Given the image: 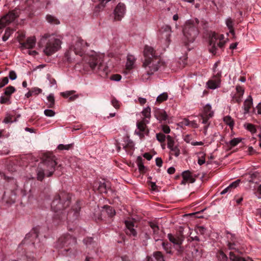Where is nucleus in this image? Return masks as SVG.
Returning <instances> with one entry per match:
<instances>
[{
  "label": "nucleus",
  "mask_w": 261,
  "mask_h": 261,
  "mask_svg": "<svg viewBox=\"0 0 261 261\" xmlns=\"http://www.w3.org/2000/svg\"><path fill=\"white\" fill-rule=\"evenodd\" d=\"M144 62L143 66L146 70V74L142 76L143 81L148 79L147 76L151 75L158 70L160 65V59L155 55L153 48L149 46H145L144 49Z\"/></svg>",
  "instance_id": "obj_1"
},
{
  "label": "nucleus",
  "mask_w": 261,
  "mask_h": 261,
  "mask_svg": "<svg viewBox=\"0 0 261 261\" xmlns=\"http://www.w3.org/2000/svg\"><path fill=\"white\" fill-rule=\"evenodd\" d=\"M56 165L55 156L50 153H44L36 170L37 179L42 181L45 176L52 175Z\"/></svg>",
  "instance_id": "obj_2"
},
{
  "label": "nucleus",
  "mask_w": 261,
  "mask_h": 261,
  "mask_svg": "<svg viewBox=\"0 0 261 261\" xmlns=\"http://www.w3.org/2000/svg\"><path fill=\"white\" fill-rule=\"evenodd\" d=\"M107 58L103 54L92 53L89 56L88 61L90 68L99 73L102 76H106L110 70L107 64Z\"/></svg>",
  "instance_id": "obj_3"
},
{
  "label": "nucleus",
  "mask_w": 261,
  "mask_h": 261,
  "mask_svg": "<svg viewBox=\"0 0 261 261\" xmlns=\"http://www.w3.org/2000/svg\"><path fill=\"white\" fill-rule=\"evenodd\" d=\"M62 37L57 34H45L42 36L39 43L40 45L45 46L44 53L51 55L61 48Z\"/></svg>",
  "instance_id": "obj_4"
},
{
  "label": "nucleus",
  "mask_w": 261,
  "mask_h": 261,
  "mask_svg": "<svg viewBox=\"0 0 261 261\" xmlns=\"http://www.w3.org/2000/svg\"><path fill=\"white\" fill-rule=\"evenodd\" d=\"M70 198L69 195L65 192H61L55 195L51 203V210L57 213L55 218L59 217L60 215H62V219L66 217V213L61 211L69 205Z\"/></svg>",
  "instance_id": "obj_5"
},
{
  "label": "nucleus",
  "mask_w": 261,
  "mask_h": 261,
  "mask_svg": "<svg viewBox=\"0 0 261 261\" xmlns=\"http://www.w3.org/2000/svg\"><path fill=\"white\" fill-rule=\"evenodd\" d=\"M199 23L197 18L188 20L186 21L183 30L184 41L186 43L193 42L198 34L196 26Z\"/></svg>",
  "instance_id": "obj_6"
},
{
  "label": "nucleus",
  "mask_w": 261,
  "mask_h": 261,
  "mask_svg": "<svg viewBox=\"0 0 261 261\" xmlns=\"http://www.w3.org/2000/svg\"><path fill=\"white\" fill-rule=\"evenodd\" d=\"M226 41L223 34L213 33L209 40L208 49L214 55L217 53L219 49H222L225 45Z\"/></svg>",
  "instance_id": "obj_7"
},
{
  "label": "nucleus",
  "mask_w": 261,
  "mask_h": 261,
  "mask_svg": "<svg viewBox=\"0 0 261 261\" xmlns=\"http://www.w3.org/2000/svg\"><path fill=\"white\" fill-rule=\"evenodd\" d=\"M76 243V239L72 237L69 234H65L61 236L57 241L56 244V247L58 249H63L64 251L68 252L70 250V248H66L69 245H75Z\"/></svg>",
  "instance_id": "obj_8"
},
{
  "label": "nucleus",
  "mask_w": 261,
  "mask_h": 261,
  "mask_svg": "<svg viewBox=\"0 0 261 261\" xmlns=\"http://www.w3.org/2000/svg\"><path fill=\"white\" fill-rule=\"evenodd\" d=\"M214 116V112L212 110V107L210 104H206L203 107V112L200 115V121L203 124L204 134H206L207 128L210 124V119Z\"/></svg>",
  "instance_id": "obj_9"
},
{
  "label": "nucleus",
  "mask_w": 261,
  "mask_h": 261,
  "mask_svg": "<svg viewBox=\"0 0 261 261\" xmlns=\"http://www.w3.org/2000/svg\"><path fill=\"white\" fill-rule=\"evenodd\" d=\"M86 46H88V44L86 42H84L81 38L78 36H74L72 38L70 47L71 49L73 50L74 54L82 56L84 48Z\"/></svg>",
  "instance_id": "obj_10"
},
{
  "label": "nucleus",
  "mask_w": 261,
  "mask_h": 261,
  "mask_svg": "<svg viewBox=\"0 0 261 261\" xmlns=\"http://www.w3.org/2000/svg\"><path fill=\"white\" fill-rule=\"evenodd\" d=\"M171 32V27L167 25H163L160 30L159 37L161 41L165 43L166 46L170 44Z\"/></svg>",
  "instance_id": "obj_11"
},
{
  "label": "nucleus",
  "mask_w": 261,
  "mask_h": 261,
  "mask_svg": "<svg viewBox=\"0 0 261 261\" xmlns=\"http://www.w3.org/2000/svg\"><path fill=\"white\" fill-rule=\"evenodd\" d=\"M18 16L17 11L9 12L0 18V29L6 27L12 22Z\"/></svg>",
  "instance_id": "obj_12"
},
{
  "label": "nucleus",
  "mask_w": 261,
  "mask_h": 261,
  "mask_svg": "<svg viewBox=\"0 0 261 261\" xmlns=\"http://www.w3.org/2000/svg\"><path fill=\"white\" fill-rule=\"evenodd\" d=\"M167 147L170 149V154L174 155L176 157L179 156L180 154V150L175 143L173 139L170 136L168 135L167 136Z\"/></svg>",
  "instance_id": "obj_13"
},
{
  "label": "nucleus",
  "mask_w": 261,
  "mask_h": 261,
  "mask_svg": "<svg viewBox=\"0 0 261 261\" xmlns=\"http://www.w3.org/2000/svg\"><path fill=\"white\" fill-rule=\"evenodd\" d=\"M244 94V88L240 86H237L236 91L231 94V101L233 102L240 103Z\"/></svg>",
  "instance_id": "obj_14"
},
{
  "label": "nucleus",
  "mask_w": 261,
  "mask_h": 261,
  "mask_svg": "<svg viewBox=\"0 0 261 261\" xmlns=\"http://www.w3.org/2000/svg\"><path fill=\"white\" fill-rule=\"evenodd\" d=\"M148 120L143 119L142 121L137 123V129L135 130V133L138 135L140 138L144 137V135L148 133L146 130V123H148Z\"/></svg>",
  "instance_id": "obj_15"
},
{
  "label": "nucleus",
  "mask_w": 261,
  "mask_h": 261,
  "mask_svg": "<svg viewBox=\"0 0 261 261\" xmlns=\"http://www.w3.org/2000/svg\"><path fill=\"white\" fill-rule=\"evenodd\" d=\"M168 237L170 241L174 245L178 252H180L182 251L180 245L184 241V237L182 236H174L171 234H168Z\"/></svg>",
  "instance_id": "obj_16"
},
{
  "label": "nucleus",
  "mask_w": 261,
  "mask_h": 261,
  "mask_svg": "<svg viewBox=\"0 0 261 261\" xmlns=\"http://www.w3.org/2000/svg\"><path fill=\"white\" fill-rule=\"evenodd\" d=\"M125 13V7L123 4L119 3L114 10L115 19L120 20Z\"/></svg>",
  "instance_id": "obj_17"
},
{
  "label": "nucleus",
  "mask_w": 261,
  "mask_h": 261,
  "mask_svg": "<svg viewBox=\"0 0 261 261\" xmlns=\"http://www.w3.org/2000/svg\"><path fill=\"white\" fill-rule=\"evenodd\" d=\"M182 180L181 184L185 185L187 183H194L195 181V178L193 174L190 171H185L182 173Z\"/></svg>",
  "instance_id": "obj_18"
},
{
  "label": "nucleus",
  "mask_w": 261,
  "mask_h": 261,
  "mask_svg": "<svg viewBox=\"0 0 261 261\" xmlns=\"http://www.w3.org/2000/svg\"><path fill=\"white\" fill-rule=\"evenodd\" d=\"M36 39L35 37H30L27 39L25 42L21 43V48L22 50L33 48L36 45Z\"/></svg>",
  "instance_id": "obj_19"
},
{
  "label": "nucleus",
  "mask_w": 261,
  "mask_h": 261,
  "mask_svg": "<svg viewBox=\"0 0 261 261\" xmlns=\"http://www.w3.org/2000/svg\"><path fill=\"white\" fill-rule=\"evenodd\" d=\"M154 115L155 117L160 122L166 121L168 116L164 109H155L154 111Z\"/></svg>",
  "instance_id": "obj_20"
},
{
  "label": "nucleus",
  "mask_w": 261,
  "mask_h": 261,
  "mask_svg": "<svg viewBox=\"0 0 261 261\" xmlns=\"http://www.w3.org/2000/svg\"><path fill=\"white\" fill-rule=\"evenodd\" d=\"M253 105V99L251 95H249L247 98L245 100L243 106H242V109L243 110V114L246 115L248 114L250 111V109Z\"/></svg>",
  "instance_id": "obj_21"
},
{
  "label": "nucleus",
  "mask_w": 261,
  "mask_h": 261,
  "mask_svg": "<svg viewBox=\"0 0 261 261\" xmlns=\"http://www.w3.org/2000/svg\"><path fill=\"white\" fill-rule=\"evenodd\" d=\"M221 79L212 77L211 79L208 80L206 83L207 88L215 90L220 87Z\"/></svg>",
  "instance_id": "obj_22"
},
{
  "label": "nucleus",
  "mask_w": 261,
  "mask_h": 261,
  "mask_svg": "<svg viewBox=\"0 0 261 261\" xmlns=\"http://www.w3.org/2000/svg\"><path fill=\"white\" fill-rule=\"evenodd\" d=\"M125 224L126 226L125 232L127 234L132 236H136L137 232L134 228V225L133 222L130 220L125 221Z\"/></svg>",
  "instance_id": "obj_23"
},
{
  "label": "nucleus",
  "mask_w": 261,
  "mask_h": 261,
  "mask_svg": "<svg viewBox=\"0 0 261 261\" xmlns=\"http://www.w3.org/2000/svg\"><path fill=\"white\" fill-rule=\"evenodd\" d=\"M136 59L132 55H128L127 56L126 62L125 64L126 69L130 70L135 67V63Z\"/></svg>",
  "instance_id": "obj_24"
},
{
  "label": "nucleus",
  "mask_w": 261,
  "mask_h": 261,
  "mask_svg": "<svg viewBox=\"0 0 261 261\" xmlns=\"http://www.w3.org/2000/svg\"><path fill=\"white\" fill-rule=\"evenodd\" d=\"M230 241H228L227 246L229 250H234L236 251H239V249L237 247V244L235 243V237L232 234H230Z\"/></svg>",
  "instance_id": "obj_25"
},
{
  "label": "nucleus",
  "mask_w": 261,
  "mask_h": 261,
  "mask_svg": "<svg viewBox=\"0 0 261 261\" xmlns=\"http://www.w3.org/2000/svg\"><path fill=\"white\" fill-rule=\"evenodd\" d=\"M219 64L220 63L219 62H217L214 64L213 68V77L221 79L222 72L220 68H219Z\"/></svg>",
  "instance_id": "obj_26"
},
{
  "label": "nucleus",
  "mask_w": 261,
  "mask_h": 261,
  "mask_svg": "<svg viewBox=\"0 0 261 261\" xmlns=\"http://www.w3.org/2000/svg\"><path fill=\"white\" fill-rule=\"evenodd\" d=\"M73 50L71 49L70 47H69V49L65 53V60L68 63L72 62L74 59V55L73 54Z\"/></svg>",
  "instance_id": "obj_27"
},
{
  "label": "nucleus",
  "mask_w": 261,
  "mask_h": 261,
  "mask_svg": "<svg viewBox=\"0 0 261 261\" xmlns=\"http://www.w3.org/2000/svg\"><path fill=\"white\" fill-rule=\"evenodd\" d=\"M73 91H68L61 93V95L64 97L68 98L70 100H73L77 97L75 95H73Z\"/></svg>",
  "instance_id": "obj_28"
},
{
  "label": "nucleus",
  "mask_w": 261,
  "mask_h": 261,
  "mask_svg": "<svg viewBox=\"0 0 261 261\" xmlns=\"http://www.w3.org/2000/svg\"><path fill=\"white\" fill-rule=\"evenodd\" d=\"M134 143L129 139H127L124 141V143L123 144V148L125 149L126 152H129L128 148L133 149L134 147Z\"/></svg>",
  "instance_id": "obj_29"
},
{
  "label": "nucleus",
  "mask_w": 261,
  "mask_h": 261,
  "mask_svg": "<svg viewBox=\"0 0 261 261\" xmlns=\"http://www.w3.org/2000/svg\"><path fill=\"white\" fill-rule=\"evenodd\" d=\"M229 259L231 261H247L245 258L237 255L232 251L229 252Z\"/></svg>",
  "instance_id": "obj_30"
},
{
  "label": "nucleus",
  "mask_w": 261,
  "mask_h": 261,
  "mask_svg": "<svg viewBox=\"0 0 261 261\" xmlns=\"http://www.w3.org/2000/svg\"><path fill=\"white\" fill-rule=\"evenodd\" d=\"M225 23L229 30V32L233 35L234 34V30H233V21L231 18H227L225 20Z\"/></svg>",
  "instance_id": "obj_31"
},
{
  "label": "nucleus",
  "mask_w": 261,
  "mask_h": 261,
  "mask_svg": "<svg viewBox=\"0 0 261 261\" xmlns=\"http://www.w3.org/2000/svg\"><path fill=\"white\" fill-rule=\"evenodd\" d=\"M244 127L245 129L249 131L251 134H254L256 132V129L255 125L253 124L249 123H245L244 124Z\"/></svg>",
  "instance_id": "obj_32"
},
{
  "label": "nucleus",
  "mask_w": 261,
  "mask_h": 261,
  "mask_svg": "<svg viewBox=\"0 0 261 261\" xmlns=\"http://www.w3.org/2000/svg\"><path fill=\"white\" fill-rule=\"evenodd\" d=\"M242 141L241 138H234L227 143V145L232 147L237 145Z\"/></svg>",
  "instance_id": "obj_33"
},
{
  "label": "nucleus",
  "mask_w": 261,
  "mask_h": 261,
  "mask_svg": "<svg viewBox=\"0 0 261 261\" xmlns=\"http://www.w3.org/2000/svg\"><path fill=\"white\" fill-rule=\"evenodd\" d=\"M46 18L47 21L50 23L58 24L60 23L59 20L53 15H47Z\"/></svg>",
  "instance_id": "obj_34"
},
{
  "label": "nucleus",
  "mask_w": 261,
  "mask_h": 261,
  "mask_svg": "<svg viewBox=\"0 0 261 261\" xmlns=\"http://www.w3.org/2000/svg\"><path fill=\"white\" fill-rule=\"evenodd\" d=\"M223 120L225 123L228 125L231 128L233 127L234 121L232 118L229 116H226L224 117Z\"/></svg>",
  "instance_id": "obj_35"
},
{
  "label": "nucleus",
  "mask_w": 261,
  "mask_h": 261,
  "mask_svg": "<svg viewBox=\"0 0 261 261\" xmlns=\"http://www.w3.org/2000/svg\"><path fill=\"white\" fill-rule=\"evenodd\" d=\"M15 121H16V118L10 114H7L6 117L3 120V122L6 124L12 123Z\"/></svg>",
  "instance_id": "obj_36"
},
{
  "label": "nucleus",
  "mask_w": 261,
  "mask_h": 261,
  "mask_svg": "<svg viewBox=\"0 0 261 261\" xmlns=\"http://www.w3.org/2000/svg\"><path fill=\"white\" fill-rule=\"evenodd\" d=\"M153 258L156 261H165L164 257L162 253L160 251H156L153 254Z\"/></svg>",
  "instance_id": "obj_37"
},
{
  "label": "nucleus",
  "mask_w": 261,
  "mask_h": 261,
  "mask_svg": "<svg viewBox=\"0 0 261 261\" xmlns=\"http://www.w3.org/2000/svg\"><path fill=\"white\" fill-rule=\"evenodd\" d=\"M16 91L15 88L12 86L7 87L5 90L4 94L5 95L10 97L11 95Z\"/></svg>",
  "instance_id": "obj_38"
},
{
  "label": "nucleus",
  "mask_w": 261,
  "mask_h": 261,
  "mask_svg": "<svg viewBox=\"0 0 261 261\" xmlns=\"http://www.w3.org/2000/svg\"><path fill=\"white\" fill-rule=\"evenodd\" d=\"M168 97V94L166 92H163L160 94L156 98V101L159 102H163L167 99Z\"/></svg>",
  "instance_id": "obj_39"
},
{
  "label": "nucleus",
  "mask_w": 261,
  "mask_h": 261,
  "mask_svg": "<svg viewBox=\"0 0 261 261\" xmlns=\"http://www.w3.org/2000/svg\"><path fill=\"white\" fill-rule=\"evenodd\" d=\"M0 103L1 104H10L11 103L10 101V97L9 96H3L2 95L0 97Z\"/></svg>",
  "instance_id": "obj_40"
},
{
  "label": "nucleus",
  "mask_w": 261,
  "mask_h": 261,
  "mask_svg": "<svg viewBox=\"0 0 261 261\" xmlns=\"http://www.w3.org/2000/svg\"><path fill=\"white\" fill-rule=\"evenodd\" d=\"M151 109L150 107H147L143 109L142 112L143 115L144 116L146 119V118H149L150 117Z\"/></svg>",
  "instance_id": "obj_41"
},
{
  "label": "nucleus",
  "mask_w": 261,
  "mask_h": 261,
  "mask_svg": "<svg viewBox=\"0 0 261 261\" xmlns=\"http://www.w3.org/2000/svg\"><path fill=\"white\" fill-rule=\"evenodd\" d=\"M107 184L105 182H100L98 187V190L100 193H107Z\"/></svg>",
  "instance_id": "obj_42"
},
{
  "label": "nucleus",
  "mask_w": 261,
  "mask_h": 261,
  "mask_svg": "<svg viewBox=\"0 0 261 261\" xmlns=\"http://www.w3.org/2000/svg\"><path fill=\"white\" fill-rule=\"evenodd\" d=\"M12 32H13L12 30H11L9 28H7L6 30L5 34H4V36H3V37H2L3 40L4 41H7L9 39V38L10 37V36L11 34H12Z\"/></svg>",
  "instance_id": "obj_43"
},
{
  "label": "nucleus",
  "mask_w": 261,
  "mask_h": 261,
  "mask_svg": "<svg viewBox=\"0 0 261 261\" xmlns=\"http://www.w3.org/2000/svg\"><path fill=\"white\" fill-rule=\"evenodd\" d=\"M217 257L219 261H228L227 256L222 251L219 252L217 255Z\"/></svg>",
  "instance_id": "obj_44"
},
{
  "label": "nucleus",
  "mask_w": 261,
  "mask_h": 261,
  "mask_svg": "<svg viewBox=\"0 0 261 261\" xmlns=\"http://www.w3.org/2000/svg\"><path fill=\"white\" fill-rule=\"evenodd\" d=\"M47 99L48 102L49 108H52L55 103V98L53 94H50L47 97Z\"/></svg>",
  "instance_id": "obj_45"
},
{
  "label": "nucleus",
  "mask_w": 261,
  "mask_h": 261,
  "mask_svg": "<svg viewBox=\"0 0 261 261\" xmlns=\"http://www.w3.org/2000/svg\"><path fill=\"white\" fill-rule=\"evenodd\" d=\"M105 208H106L107 213L109 216L112 217L115 215V211L112 207L106 206Z\"/></svg>",
  "instance_id": "obj_46"
},
{
  "label": "nucleus",
  "mask_w": 261,
  "mask_h": 261,
  "mask_svg": "<svg viewBox=\"0 0 261 261\" xmlns=\"http://www.w3.org/2000/svg\"><path fill=\"white\" fill-rule=\"evenodd\" d=\"M156 138L157 140L160 143L164 142L166 138L167 139V137H166L164 134L161 133L156 134Z\"/></svg>",
  "instance_id": "obj_47"
},
{
  "label": "nucleus",
  "mask_w": 261,
  "mask_h": 261,
  "mask_svg": "<svg viewBox=\"0 0 261 261\" xmlns=\"http://www.w3.org/2000/svg\"><path fill=\"white\" fill-rule=\"evenodd\" d=\"M44 115L47 117H54L55 115V112L50 109H46L44 111Z\"/></svg>",
  "instance_id": "obj_48"
},
{
  "label": "nucleus",
  "mask_w": 261,
  "mask_h": 261,
  "mask_svg": "<svg viewBox=\"0 0 261 261\" xmlns=\"http://www.w3.org/2000/svg\"><path fill=\"white\" fill-rule=\"evenodd\" d=\"M204 154L202 153H199V159L198 160V163L199 165H202L205 163Z\"/></svg>",
  "instance_id": "obj_49"
},
{
  "label": "nucleus",
  "mask_w": 261,
  "mask_h": 261,
  "mask_svg": "<svg viewBox=\"0 0 261 261\" xmlns=\"http://www.w3.org/2000/svg\"><path fill=\"white\" fill-rule=\"evenodd\" d=\"M9 82V79L8 77H4L0 79V88L4 87Z\"/></svg>",
  "instance_id": "obj_50"
},
{
  "label": "nucleus",
  "mask_w": 261,
  "mask_h": 261,
  "mask_svg": "<svg viewBox=\"0 0 261 261\" xmlns=\"http://www.w3.org/2000/svg\"><path fill=\"white\" fill-rule=\"evenodd\" d=\"M241 180L240 179H237L236 181L231 183L228 186L230 188L231 190L236 188L240 184Z\"/></svg>",
  "instance_id": "obj_51"
},
{
  "label": "nucleus",
  "mask_w": 261,
  "mask_h": 261,
  "mask_svg": "<svg viewBox=\"0 0 261 261\" xmlns=\"http://www.w3.org/2000/svg\"><path fill=\"white\" fill-rule=\"evenodd\" d=\"M72 146L71 144H67V145H64V144H59L58 146V148L59 150H69L71 146Z\"/></svg>",
  "instance_id": "obj_52"
},
{
  "label": "nucleus",
  "mask_w": 261,
  "mask_h": 261,
  "mask_svg": "<svg viewBox=\"0 0 261 261\" xmlns=\"http://www.w3.org/2000/svg\"><path fill=\"white\" fill-rule=\"evenodd\" d=\"M31 91L32 93H33V95H38L42 92V89L38 87L32 88Z\"/></svg>",
  "instance_id": "obj_53"
},
{
  "label": "nucleus",
  "mask_w": 261,
  "mask_h": 261,
  "mask_svg": "<svg viewBox=\"0 0 261 261\" xmlns=\"http://www.w3.org/2000/svg\"><path fill=\"white\" fill-rule=\"evenodd\" d=\"M111 103L113 105V106L116 109H119L120 107L119 102L115 98H113L111 100Z\"/></svg>",
  "instance_id": "obj_54"
},
{
  "label": "nucleus",
  "mask_w": 261,
  "mask_h": 261,
  "mask_svg": "<svg viewBox=\"0 0 261 261\" xmlns=\"http://www.w3.org/2000/svg\"><path fill=\"white\" fill-rule=\"evenodd\" d=\"M195 231L197 233L203 234L205 231V228L203 226H198L196 228Z\"/></svg>",
  "instance_id": "obj_55"
},
{
  "label": "nucleus",
  "mask_w": 261,
  "mask_h": 261,
  "mask_svg": "<svg viewBox=\"0 0 261 261\" xmlns=\"http://www.w3.org/2000/svg\"><path fill=\"white\" fill-rule=\"evenodd\" d=\"M9 78L12 81L16 80L17 78L16 72L13 70L10 71L9 74Z\"/></svg>",
  "instance_id": "obj_56"
},
{
  "label": "nucleus",
  "mask_w": 261,
  "mask_h": 261,
  "mask_svg": "<svg viewBox=\"0 0 261 261\" xmlns=\"http://www.w3.org/2000/svg\"><path fill=\"white\" fill-rule=\"evenodd\" d=\"M181 126H189L191 125V123L188 119L184 118L180 122Z\"/></svg>",
  "instance_id": "obj_57"
},
{
  "label": "nucleus",
  "mask_w": 261,
  "mask_h": 261,
  "mask_svg": "<svg viewBox=\"0 0 261 261\" xmlns=\"http://www.w3.org/2000/svg\"><path fill=\"white\" fill-rule=\"evenodd\" d=\"M162 129L164 133L165 134H169L170 132V128L168 125H162Z\"/></svg>",
  "instance_id": "obj_58"
},
{
  "label": "nucleus",
  "mask_w": 261,
  "mask_h": 261,
  "mask_svg": "<svg viewBox=\"0 0 261 261\" xmlns=\"http://www.w3.org/2000/svg\"><path fill=\"white\" fill-rule=\"evenodd\" d=\"M93 239L92 238H87L84 240V243L86 245L88 246L92 243Z\"/></svg>",
  "instance_id": "obj_59"
},
{
  "label": "nucleus",
  "mask_w": 261,
  "mask_h": 261,
  "mask_svg": "<svg viewBox=\"0 0 261 261\" xmlns=\"http://www.w3.org/2000/svg\"><path fill=\"white\" fill-rule=\"evenodd\" d=\"M111 79L113 81L118 82L121 80V76L119 74H115L112 76Z\"/></svg>",
  "instance_id": "obj_60"
},
{
  "label": "nucleus",
  "mask_w": 261,
  "mask_h": 261,
  "mask_svg": "<svg viewBox=\"0 0 261 261\" xmlns=\"http://www.w3.org/2000/svg\"><path fill=\"white\" fill-rule=\"evenodd\" d=\"M138 167L139 170L141 172H143L145 169V166L143 165L142 163L140 161L138 163Z\"/></svg>",
  "instance_id": "obj_61"
},
{
  "label": "nucleus",
  "mask_w": 261,
  "mask_h": 261,
  "mask_svg": "<svg viewBox=\"0 0 261 261\" xmlns=\"http://www.w3.org/2000/svg\"><path fill=\"white\" fill-rule=\"evenodd\" d=\"M155 163H156V166H158V167H161L162 165V163H163L161 158H156L155 159Z\"/></svg>",
  "instance_id": "obj_62"
},
{
  "label": "nucleus",
  "mask_w": 261,
  "mask_h": 261,
  "mask_svg": "<svg viewBox=\"0 0 261 261\" xmlns=\"http://www.w3.org/2000/svg\"><path fill=\"white\" fill-rule=\"evenodd\" d=\"M138 101L141 105H143L146 102V99L143 97H139Z\"/></svg>",
  "instance_id": "obj_63"
},
{
  "label": "nucleus",
  "mask_w": 261,
  "mask_h": 261,
  "mask_svg": "<svg viewBox=\"0 0 261 261\" xmlns=\"http://www.w3.org/2000/svg\"><path fill=\"white\" fill-rule=\"evenodd\" d=\"M232 190L230 189L229 186L225 188L221 192V195H224L228 192H230Z\"/></svg>",
  "instance_id": "obj_64"
}]
</instances>
